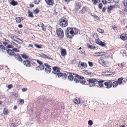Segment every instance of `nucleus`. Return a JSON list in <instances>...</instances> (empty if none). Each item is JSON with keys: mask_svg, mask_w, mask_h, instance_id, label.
<instances>
[{"mask_svg": "<svg viewBox=\"0 0 127 127\" xmlns=\"http://www.w3.org/2000/svg\"><path fill=\"white\" fill-rule=\"evenodd\" d=\"M58 24L62 27H65L67 25V23L66 19L64 17L60 19L58 21Z\"/></svg>", "mask_w": 127, "mask_h": 127, "instance_id": "obj_1", "label": "nucleus"}, {"mask_svg": "<svg viewBox=\"0 0 127 127\" xmlns=\"http://www.w3.org/2000/svg\"><path fill=\"white\" fill-rule=\"evenodd\" d=\"M56 32L58 37L60 39H62L64 37L63 31L61 28L57 29L56 30Z\"/></svg>", "mask_w": 127, "mask_h": 127, "instance_id": "obj_2", "label": "nucleus"}, {"mask_svg": "<svg viewBox=\"0 0 127 127\" xmlns=\"http://www.w3.org/2000/svg\"><path fill=\"white\" fill-rule=\"evenodd\" d=\"M87 80L89 82L88 83V85L90 87L95 86V82L97 81V80L95 78L90 79Z\"/></svg>", "mask_w": 127, "mask_h": 127, "instance_id": "obj_3", "label": "nucleus"}, {"mask_svg": "<svg viewBox=\"0 0 127 127\" xmlns=\"http://www.w3.org/2000/svg\"><path fill=\"white\" fill-rule=\"evenodd\" d=\"M73 75L75 76L73 81L76 83H78L79 82V80L78 79H77V78L79 79V80L80 79H84V77L81 76L76 73H73Z\"/></svg>", "mask_w": 127, "mask_h": 127, "instance_id": "obj_4", "label": "nucleus"}, {"mask_svg": "<svg viewBox=\"0 0 127 127\" xmlns=\"http://www.w3.org/2000/svg\"><path fill=\"white\" fill-rule=\"evenodd\" d=\"M113 81V80H109L104 82V84L106 86V88L109 89L111 88L112 86V82Z\"/></svg>", "mask_w": 127, "mask_h": 127, "instance_id": "obj_5", "label": "nucleus"}, {"mask_svg": "<svg viewBox=\"0 0 127 127\" xmlns=\"http://www.w3.org/2000/svg\"><path fill=\"white\" fill-rule=\"evenodd\" d=\"M57 76H58V78H59L60 77H62L63 79H66V78L67 75L65 73H63L61 72H59L56 75V77H57Z\"/></svg>", "mask_w": 127, "mask_h": 127, "instance_id": "obj_6", "label": "nucleus"}, {"mask_svg": "<svg viewBox=\"0 0 127 127\" xmlns=\"http://www.w3.org/2000/svg\"><path fill=\"white\" fill-rule=\"evenodd\" d=\"M65 32L68 33L74 36V32L73 31V28H68L65 30Z\"/></svg>", "mask_w": 127, "mask_h": 127, "instance_id": "obj_7", "label": "nucleus"}, {"mask_svg": "<svg viewBox=\"0 0 127 127\" xmlns=\"http://www.w3.org/2000/svg\"><path fill=\"white\" fill-rule=\"evenodd\" d=\"M23 64L26 67H29L31 66V63L28 60L24 61Z\"/></svg>", "mask_w": 127, "mask_h": 127, "instance_id": "obj_8", "label": "nucleus"}, {"mask_svg": "<svg viewBox=\"0 0 127 127\" xmlns=\"http://www.w3.org/2000/svg\"><path fill=\"white\" fill-rule=\"evenodd\" d=\"M14 56L16 60L20 62H22V59L18 54H15Z\"/></svg>", "mask_w": 127, "mask_h": 127, "instance_id": "obj_9", "label": "nucleus"}, {"mask_svg": "<svg viewBox=\"0 0 127 127\" xmlns=\"http://www.w3.org/2000/svg\"><path fill=\"white\" fill-rule=\"evenodd\" d=\"M121 39L123 40H126L127 39V34L126 33L121 34L120 36Z\"/></svg>", "mask_w": 127, "mask_h": 127, "instance_id": "obj_10", "label": "nucleus"}, {"mask_svg": "<svg viewBox=\"0 0 127 127\" xmlns=\"http://www.w3.org/2000/svg\"><path fill=\"white\" fill-rule=\"evenodd\" d=\"M44 65L42 64L36 67V69L37 71L41 70L44 69Z\"/></svg>", "mask_w": 127, "mask_h": 127, "instance_id": "obj_11", "label": "nucleus"}, {"mask_svg": "<svg viewBox=\"0 0 127 127\" xmlns=\"http://www.w3.org/2000/svg\"><path fill=\"white\" fill-rule=\"evenodd\" d=\"M46 4L49 5H52L53 3V0H44Z\"/></svg>", "mask_w": 127, "mask_h": 127, "instance_id": "obj_12", "label": "nucleus"}, {"mask_svg": "<svg viewBox=\"0 0 127 127\" xmlns=\"http://www.w3.org/2000/svg\"><path fill=\"white\" fill-rule=\"evenodd\" d=\"M40 56L44 58H47L48 59H50L52 61L53 60V59L51 58H50L47 55L44 54H40Z\"/></svg>", "mask_w": 127, "mask_h": 127, "instance_id": "obj_13", "label": "nucleus"}, {"mask_svg": "<svg viewBox=\"0 0 127 127\" xmlns=\"http://www.w3.org/2000/svg\"><path fill=\"white\" fill-rule=\"evenodd\" d=\"M7 53L10 56H13L14 54V53L12 50L10 49L6 50Z\"/></svg>", "mask_w": 127, "mask_h": 127, "instance_id": "obj_14", "label": "nucleus"}, {"mask_svg": "<svg viewBox=\"0 0 127 127\" xmlns=\"http://www.w3.org/2000/svg\"><path fill=\"white\" fill-rule=\"evenodd\" d=\"M24 19V18L23 17H17L15 18L16 22L18 23L21 22V20L23 21Z\"/></svg>", "mask_w": 127, "mask_h": 127, "instance_id": "obj_15", "label": "nucleus"}, {"mask_svg": "<svg viewBox=\"0 0 127 127\" xmlns=\"http://www.w3.org/2000/svg\"><path fill=\"white\" fill-rule=\"evenodd\" d=\"M81 3L78 2L75 3V9L76 10L79 9L81 6Z\"/></svg>", "mask_w": 127, "mask_h": 127, "instance_id": "obj_16", "label": "nucleus"}, {"mask_svg": "<svg viewBox=\"0 0 127 127\" xmlns=\"http://www.w3.org/2000/svg\"><path fill=\"white\" fill-rule=\"evenodd\" d=\"M124 79L123 77H121L120 78H119L118 79V80L116 81H117L118 83V84L120 85L122 83V80Z\"/></svg>", "mask_w": 127, "mask_h": 127, "instance_id": "obj_17", "label": "nucleus"}, {"mask_svg": "<svg viewBox=\"0 0 127 127\" xmlns=\"http://www.w3.org/2000/svg\"><path fill=\"white\" fill-rule=\"evenodd\" d=\"M50 66L49 65V67H46L45 68V72L47 73L48 72L50 73L51 71V69L50 68Z\"/></svg>", "mask_w": 127, "mask_h": 127, "instance_id": "obj_18", "label": "nucleus"}, {"mask_svg": "<svg viewBox=\"0 0 127 127\" xmlns=\"http://www.w3.org/2000/svg\"><path fill=\"white\" fill-rule=\"evenodd\" d=\"M53 71L52 72V73H55L56 70L57 72H60L59 69L57 67H53Z\"/></svg>", "mask_w": 127, "mask_h": 127, "instance_id": "obj_19", "label": "nucleus"}, {"mask_svg": "<svg viewBox=\"0 0 127 127\" xmlns=\"http://www.w3.org/2000/svg\"><path fill=\"white\" fill-rule=\"evenodd\" d=\"M61 54L62 56H64L66 54V50L65 49H62L61 52Z\"/></svg>", "mask_w": 127, "mask_h": 127, "instance_id": "obj_20", "label": "nucleus"}, {"mask_svg": "<svg viewBox=\"0 0 127 127\" xmlns=\"http://www.w3.org/2000/svg\"><path fill=\"white\" fill-rule=\"evenodd\" d=\"M104 81V80H101L98 81V84L100 87H102L103 86L102 83Z\"/></svg>", "mask_w": 127, "mask_h": 127, "instance_id": "obj_21", "label": "nucleus"}, {"mask_svg": "<svg viewBox=\"0 0 127 127\" xmlns=\"http://www.w3.org/2000/svg\"><path fill=\"white\" fill-rule=\"evenodd\" d=\"M118 83L116 81L112 82V86L113 88H115L117 87L118 85Z\"/></svg>", "mask_w": 127, "mask_h": 127, "instance_id": "obj_22", "label": "nucleus"}, {"mask_svg": "<svg viewBox=\"0 0 127 127\" xmlns=\"http://www.w3.org/2000/svg\"><path fill=\"white\" fill-rule=\"evenodd\" d=\"M5 50V49L4 46L2 45H0V51L1 52H3Z\"/></svg>", "mask_w": 127, "mask_h": 127, "instance_id": "obj_23", "label": "nucleus"}, {"mask_svg": "<svg viewBox=\"0 0 127 127\" xmlns=\"http://www.w3.org/2000/svg\"><path fill=\"white\" fill-rule=\"evenodd\" d=\"M87 10H88L87 7H84L81 10L80 12V13H83L84 12H85L86 11H87Z\"/></svg>", "mask_w": 127, "mask_h": 127, "instance_id": "obj_24", "label": "nucleus"}, {"mask_svg": "<svg viewBox=\"0 0 127 127\" xmlns=\"http://www.w3.org/2000/svg\"><path fill=\"white\" fill-rule=\"evenodd\" d=\"M65 34L67 37L70 39L73 36V35H72L71 34L70 35H69L70 34L66 32H65Z\"/></svg>", "mask_w": 127, "mask_h": 127, "instance_id": "obj_25", "label": "nucleus"}, {"mask_svg": "<svg viewBox=\"0 0 127 127\" xmlns=\"http://www.w3.org/2000/svg\"><path fill=\"white\" fill-rule=\"evenodd\" d=\"M36 61V60L32 59L31 60V62L30 63L33 66H36V64L35 62V61Z\"/></svg>", "mask_w": 127, "mask_h": 127, "instance_id": "obj_26", "label": "nucleus"}, {"mask_svg": "<svg viewBox=\"0 0 127 127\" xmlns=\"http://www.w3.org/2000/svg\"><path fill=\"white\" fill-rule=\"evenodd\" d=\"M87 47L90 49H93L95 48V46L89 45L88 44H87Z\"/></svg>", "mask_w": 127, "mask_h": 127, "instance_id": "obj_27", "label": "nucleus"}, {"mask_svg": "<svg viewBox=\"0 0 127 127\" xmlns=\"http://www.w3.org/2000/svg\"><path fill=\"white\" fill-rule=\"evenodd\" d=\"M73 31L74 32L73 34L74 35L77 34L78 32V30L76 28H73Z\"/></svg>", "mask_w": 127, "mask_h": 127, "instance_id": "obj_28", "label": "nucleus"}, {"mask_svg": "<svg viewBox=\"0 0 127 127\" xmlns=\"http://www.w3.org/2000/svg\"><path fill=\"white\" fill-rule=\"evenodd\" d=\"M83 79H80L79 80V82L81 83L82 84H83L84 85L85 83H86V81L85 80Z\"/></svg>", "mask_w": 127, "mask_h": 127, "instance_id": "obj_29", "label": "nucleus"}, {"mask_svg": "<svg viewBox=\"0 0 127 127\" xmlns=\"http://www.w3.org/2000/svg\"><path fill=\"white\" fill-rule=\"evenodd\" d=\"M74 79V77L72 75H69L67 77V79L69 80L72 81Z\"/></svg>", "mask_w": 127, "mask_h": 127, "instance_id": "obj_30", "label": "nucleus"}, {"mask_svg": "<svg viewBox=\"0 0 127 127\" xmlns=\"http://www.w3.org/2000/svg\"><path fill=\"white\" fill-rule=\"evenodd\" d=\"M75 104H78L80 102V100L79 99H77L75 98L73 100Z\"/></svg>", "mask_w": 127, "mask_h": 127, "instance_id": "obj_31", "label": "nucleus"}, {"mask_svg": "<svg viewBox=\"0 0 127 127\" xmlns=\"http://www.w3.org/2000/svg\"><path fill=\"white\" fill-rule=\"evenodd\" d=\"M11 4L13 6H15L18 3L17 2L15 1L14 0H12L11 2Z\"/></svg>", "mask_w": 127, "mask_h": 127, "instance_id": "obj_32", "label": "nucleus"}, {"mask_svg": "<svg viewBox=\"0 0 127 127\" xmlns=\"http://www.w3.org/2000/svg\"><path fill=\"white\" fill-rule=\"evenodd\" d=\"M34 46L35 47L38 48H42V45H38L37 44H35Z\"/></svg>", "mask_w": 127, "mask_h": 127, "instance_id": "obj_33", "label": "nucleus"}, {"mask_svg": "<svg viewBox=\"0 0 127 127\" xmlns=\"http://www.w3.org/2000/svg\"><path fill=\"white\" fill-rule=\"evenodd\" d=\"M22 57L24 59H27L28 58V56L26 54H21Z\"/></svg>", "mask_w": 127, "mask_h": 127, "instance_id": "obj_34", "label": "nucleus"}, {"mask_svg": "<svg viewBox=\"0 0 127 127\" xmlns=\"http://www.w3.org/2000/svg\"><path fill=\"white\" fill-rule=\"evenodd\" d=\"M100 43H99V45L101 46L104 47L106 45V44L104 42H102L101 41L100 42Z\"/></svg>", "mask_w": 127, "mask_h": 127, "instance_id": "obj_35", "label": "nucleus"}, {"mask_svg": "<svg viewBox=\"0 0 127 127\" xmlns=\"http://www.w3.org/2000/svg\"><path fill=\"white\" fill-rule=\"evenodd\" d=\"M97 31L101 33H103L104 32V30L101 29L100 28L97 29Z\"/></svg>", "mask_w": 127, "mask_h": 127, "instance_id": "obj_36", "label": "nucleus"}, {"mask_svg": "<svg viewBox=\"0 0 127 127\" xmlns=\"http://www.w3.org/2000/svg\"><path fill=\"white\" fill-rule=\"evenodd\" d=\"M93 37L96 40L98 38V36L96 33H95L93 35Z\"/></svg>", "mask_w": 127, "mask_h": 127, "instance_id": "obj_37", "label": "nucleus"}, {"mask_svg": "<svg viewBox=\"0 0 127 127\" xmlns=\"http://www.w3.org/2000/svg\"><path fill=\"white\" fill-rule=\"evenodd\" d=\"M93 55L94 56H100L99 52L94 53Z\"/></svg>", "mask_w": 127, "mask_h": 127, "instance_id": "obj_38", "label": "nucleus"}, {"mask_svg": "<svg viewBox=\"0 0 127 127\" xmlns=\"http://www.w3.org/2000/svg\"><path fill=\"white\" fill-rule=\"evenodd\" d=\"M113 7V6L112 5H110V6H109L108 8V12L110 13V11L109 10H111Z\"/></svg>", "mask_w": 127, "mask_h": 127, "instance_id": "obj_39", "label": "nucleus"}, {"mask_svg": "<svg viewBox=\"0 0 127 127\" xmlns=\"http://www.w3.org/2000/svg\"><path fill=\"white\" fill-rule=\"evenodd\" d=\"M39 12V10L37 8L36 9L34 10L33 12L34 14H37Z\"/></svg>", "mask_w": 127, "mask_h": 127, "instance_id": "obj_40", "label": "nucleus"}, {"mask_svg": "<svg viewBox=\"0 0 127 127\" xmlns=\"http://www.w3.org/2000/svg\"><path fill=\"white\" fill-rule=\"evenodd\" d=\"M88 123L89 125H92L93 124V122L92 120H90L88 121Z\"/></svg>", "mask_w": 127, "mask_h": 127, "instance_id": "obj_41", "label": "nucleus"}, {"mask_svg": "<svg viewBox=\"0 0 127 127\" xmlns=\"http://www.w3.org/2000/svg\"><path fill=\"white\" fill-rule=\"evenodd\" d=\"M101 41H100V40L98 39H97L96 40H95V42L96 43L98 44L99 45V43H100V42H101Z\"/></svg>", "mask_w": 127, "mask_h": 127, "instance_id": "obj_42", "label": "nucleus"}, {"mask_svg": "<svg viewBox=\"0 0 127 127\" xmlns=\"http://www.w3.org/2000/svg\"><path fill=\"white\" fill-rule=\"evenodd\" d=\"M41 0H34V2L35 4H37L39 3Z\"/></svg>", "mask_w": 127, "mask_h": 127, "instance_id": "obj_43", "label": "nucleus"}, {"mask_svg": "<svg viewBox=\"0 0 127 127\" xmlns=\"http://www.w3.org/2000/svg\"><path fill=\"white\" fill-rule=\"evenodd\" d=\"M28 16H33L32 12L30 11H28Z\"/></svg>", "mask_w": 127, "mask_h": 127, "instance_id": "obj_44", "label": "nucleus"}, {"mask_svg": "<svg viewBox=\"0 0 127 127\" xmlns=\"http://www.w3.org/2000/svg\"><path fill=\"white\" fill-rule=\"evenodd\" d=\"M37 26H38L40 27H43L44 26V25L41 22H40L39 24Z\"/></svg>", "mask_w": 127, "mask_h": 127, "instance_id": "obj_45", "label": "nucleus"}, {"mask_svg": "<svg viewBox=\"0 0 127 127\" xmlns=\"http://www.w3.org/2000/svg\"><path fill=\"white\" fill-rule=\"evenodd\" d=\"M6 47L8 48H12L13 47V46L12 45H7V46H5Z\"/></svg>", "mask_w": 127, "mask_h": 127, "instance_id": "obj_46", "label": "nucleus"}, {"mask_svg": "<svg viewBox=\"0 0 127 127\" xmlns=\"http://www.w3.org/2000/svg\"><path fill=\"white\" fill-rule=\"evenodd\" d=\"M36 61L37 63L40 65L42 64V62L41 61L37 60H36Z\"/></svg>", "mask_w": 127, "mask_h": 127, "instance_id": "obj_47", "label": "nucleus"}, {"mask_svg": "<svg viewBox=\"0 0 127 127\" xmlns=\"http://www.w3.org/2000/svg\"><path fill=\"white\" fill-rule=\"evenodd\" d=\"M92 0L94 4L95 5L97 3V1L96 0Z\"/></svg>", "mask_w": 127, "mask_h": 127, "instance_id": "obj_48", "label": "nucleus"}, {"mask_svg": "<svg viewBox=\"0 0 127 127\" xmlns=\"http://www.w3.org/2000/svg\"><path fill=\"white\" fill-rule=\"evenodd\" d=\"M85 73L86 74H91L92 73L91 72H88L87 70H86L85 72Z\"/></svg>", "mask_w": 127, "mask_h": 127, "instance_id": "obj_49", "label": "nucleus"}, {"mask_svg": "<svg viewBox=\"0 0 127 127\" xmlns=\"http://www.w3.org/2000/svg\"><path fill=\"white\" fill-rule=\"evenodd\" d=\"M80 65L81 66H84V67L85 66H87V64L85 63H81L80 64Z\"/></svg>", "mask_w": 127, "mask_h": 127, "instance_id": "obj_50", "label": "nucleus"}, {"mask_svg": "<svg viewBox=\"0 0 127 127\" xmlns=\"http://www.w3.org/2000/svg\"><path fill=\"white\" fill-rule=\"evenodd\" d=\"M102 2L104 4H106L107 2L106 0H102Z\"/></svg>", "mask_w": 127, "mask_h": 127, "instance_id": "obj_51", "label": "nucleus"}, {"mask_svg": "<svg viewBox=\"0 0 127 127\" xmlns=\"http://www.w3.org/2000/svg\"><path fill=\"white\" fill-rule=\"evenodd\" d=\"M9 36L12 39H13L14 38L13 35L11 34H9Z\"/></svg>", "mask_w": 127, "mask_h": 127, "instance_id": "obj_52", "label": "nucleus"}, {"mask_svg": "<svg viewBox=\"0 0 127 127\" xmlns=\"http://www.w3.org/2000/svg\"><path fill=\"white\" fill-rule=\"evenodd\" d=\"M12 50L13 51H14L15 52H19V51L17 49V48H13L12 49Z\"/></svg>", "mask_w": 127, "mask_h": 127, "instance_id": "obj_53", "label": "nucleus"}, {"mask_svg": "<svg viewBox=\"0 0 127 127\" xmlns=\"http://www.w3.org/2000/svg\"><path fill=\"white\" fill-rule=\"evenodd\" d=\"M89 64V66L91 67H92L93 66V63L92 62H88Z\"/></svg>", "mask_w": 127, "mask_h": 127, "instance_id": "obj_54", "label": "nucleus"}, {"mask_svg": "<svg viewBox=\"0 0 127 127\" xmlns=\"http://www.w3.org/2000/svg\"><path fill=\"white\" fill-rule=\"evenodd\" d=\"M61 107L63 109H64V103L63 102H62L61 103Z\"/></svg>", "mask_w": 127, "mask_h": 127, "instance_id": "obj_55", "label": "nucleus"}, {"mask_svg": "<svg viewBox=\"0 0 127 127\" xmlns=\"http://www.w3.org/2000/svg\"><path fill=\"white\" fill-rule=\"evenodd\" d=\"M20 103L21 104H23L24 102V100L23 99H21L20 100Z\"/></svg>", "mask_w": 127, "mask_h": 127, "instance_id": "obj_56", "label": "nucleus"}, {"mask_svg": "<svg viewBox=\"0 0 127 127\" xmlns=\"http://www.w3.org/2000/svg\"><path fill=\"white\" fill-rule=\"evenodd\" d=\"M99 53H100V56L103 55H104L106 53V52H99Z\"/></svg>", "mask_w": 127, "mask_h": 127, "instance_id": "obj_57", "label": "nucleus"}, {"mask_svg": "<svg viewBox=\"0 0 127 127\" xmlns=\"http://www.w3.org/2000/svg\"><path fill=\"white\" fill-rule=\"evenodd\" d=\"M102 7V3H100L99 4V5L98 6L99 8L100 9H101Z\"/></svg>", "mask_w": 127, "mask_h": 127, "instance_id": "obj_58", "label": "nucleus"}, {"mask_svg": "<svg viewBox=\"0 0 127 127\" xmlns=\"http://www.w3.org/2000/svg\"><path fill=\"white\" fill-rule=\"evenodd\" d=\"M12 85H8V86H7V88L9 89H10L11 88H12Z\"/></svg>", "mask_w": 127, "mask_h": 127, "instance_id": "obj_59", "label": "nucleus"}, {"mask_svg": "<svg viewBox=\"0 0 127 127\" xmlns=\"http://www.w3.org/2000/svg\"><path fill=\"white\" fill-rule=\"evenodd\" d=\"M94 17V19L95 20H98L99 19V18L98 16H93Z\"/></svg>", "mask_w": 127, "mask_h": 127, "instance_id": "obj_60", "label": "nucleus"}, {"mask_svg": "<svg viewBox=\"0 0 127 127\" xmlns=\"http://www.w3.org/2000/svg\"><path fill=\"white\" fill-rule=\"evenodd\" d=\"M3 113L4 114H7V111L5 109L3 110Z\"/></svg>", "mask_w": 127, "mask_h": 127, "instance_id": "obj_61", "label": "nucleus"}, {"mask_svg": "<svg viewBox=\"0 0 127 127\" xmlns=\"http://www.w3.org/2000/svg\"><path fill=\"white\" fill-rule=\"evenodd\" d=\"M99 62L100 63L104 64V61L103 60H101L99 61Z\"/></svg>", "mask_w": 127, "mask_h": 127, "instance_id": "obj_62", "label": "nucleus"}, {"mask_svg": "<svg viewBox=\"0 0 127 127\" xmlns=\"http://www.w3.org/2000/svg\"><path fill=\"white\" fill-rule=\"evenodd\" d=\"M27 89L25 88H24L22 89V91L23 92H25L27 91Z\"/></svg>", "mask_w": 127, "mask_h": 127, "instance_id": "obj_63", "label": "nucleus"}, {"mask_svg": "<svg viewBox=\"0 0 127 127\" xmlns=\"http://www.w3.org/2000/svg\"><path fill=\"white\" fill-rule=\"evenodd\" d=\"M114 2L116 3H117L119 2V0H114Z\"/></svg>", "mask_w": 127, "mask_h": 127, "instance_id": "obj_64", "label": "nucleus"}]
</instances>
